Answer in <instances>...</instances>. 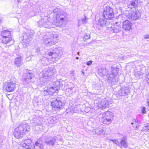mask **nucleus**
Masks as SVG:
<instances>
[{"mask_svg":"<svg viewBox=\"0 0 149 149\" xmlns=\"http://www.w3.org/2000/svg\"><path fill=\"white\" fill-rule=\"evenodd\" d=\"M42 78H40V85H44L47 83V81L45 79H49L52 76L56 73V70L53 66L48 67L44 70Z\"/></svg>","mask_w":149,"mask_h":149,"instance_id":"f257e3e1","label":"nucleus"},{"mask_svg":"<svg viewBox=\"0 0 149 149\" xmlns=\"http://www.w3.org/2000/svg\"><path fill=\"white\" fill-rule=\"evenodd\" d=\"M30 129L29 126L26 123L19 125L15 130L14 135L15 137L17 139L21 138L24 134L30 130Z\"/></svg>","mask_w":149,"mask_h":149,"instance_id":"f03ea898","label":"nucleus"},{"mask_svg":"<svg viewBox=\"0 0 149 149\" xmlns=\"http://www.w3.org/2000/svg\"><path fill=\"white\" fill-rule=\"evenodd\" d=\"M58 35L54 33H47L43 37L44 43L47 46L52 45L58 42Z\"/></svg>","mask_w":149,"mask_h":149,"instance_id":"7ed1b4c3","label":"nucleus"},{"mask_svg":"<svg viewBox=\"0 0 149 149\" xmlns=\"http://www.w3.org/2000/svg\"><path fill=\"white\" fill-rule=\"evenodd\" d=\"M61 55H59L57 52H49L47 57V58L45 57L41 58L42 63L44 65L49 64L56 60L57 58L60 59Z\"/></svg>","mask_w":149,"mask_h":149,"instance_id":"20e7f679","label":"nucleus"},{"mask_svg":"<svg viewBox=\"0 0 149 149\" xmlns=\"http://www.w3.org/2000/svg\"><path fill=\"white\" fill-rule=\"evenodd\" d=\"M48 17L47 16H45L42 18L38 22V25L40 27H44L45 28H54L55 26H57L58 24L55 21L53 22H50L48 20Z\"/></svg>","mask_w":149,"mask_h":149,"instance_id":"39448f33","label":"nucleus"},{"mask_svg":"<svg viewBox=\"0 0 149 149\" xmlns=\"http://www.w3.org/2000/svg\"><path fill=\"white\" fill-rule=\"evenodd\" d=\"M53 13H55V14L56 15V22H57V24H58V26L62 25L63 22H64L65 17V13L61 9L57 8H55L54 9Z\"/></svg>","mask_w":149,"mask_h":149,"instance_id":"423d86ee","label":"nucleus"},{"mask_svg":"<svg viewBox=\"0 0 149 149\" xmlns=\"http://www.w3.org/2000/svg\"><path fill=\"white\" fill-rule=\"evenodd\" d=\"M118 70L119 69L118 68H113L111 72V73L107 75L108 82L109 84H114L118 81V78H116V76L118 73Z\"/></svg>","mask_w":149,"mask_h":149,"instance_id":"0eeeda50","label":"nucleus"},{"mask_svg":"<svg viewBox=\"0 0 149 149\" xmlns=\"http://www.w3.org/2000/svg\"><path fill=\"white\" fill-rule=\"evenodd\" d=\"M61 100V98L57 97L52 102V106L55 111H58L63 108L65 103L62 102Z\"/></svg>","mask_w":149,"mask_h":149,"instance_id":"6e6552de","label":"nucleus"},{"mask_svg":"<svg viewBox=\"0 0 149 149\" xmlns=\"http://www.w3.org/2000/svg\"><path fill=\"white\" fill-rule=\"evenodd\" d=\"M103 18L108 19H111L113 17L114 14L113 10L109 6H107L104 8Z\"/></svg>","mask_w":149,"mask_h":149,"instance_id":"1a4fd4ad","label":"nucleus"},{"mask_svg":"<svg viewBox=\"0 0 149 149\" xmlns=\"http://www.w3.org/2000/svg\"><path fill=\"white\" fill-rule=\"evenodd\" d=\"M16 85L15 81L7 82L4 83L3 88L7 92H12L15 89Z\"/></svg>","mask_w":149,"mask_h":149,"instance_id":"9d476101","label":"nucleus"},{"mask_svg":"<svg viewBox=\"0 0 149 149\" xmlns=\"http://www.w3.org/2000/svg\"><path fill=\"white\" fill-rule=\"evenodd\" d=\"M141 13L139 10L134 11L131 13H128L127 15L128 18L131 20H136L141 16Z\"/></svg>","mask_w":149,"mask_h":149,"instance_id":"9b49d317","label":"nucleus"},{"mask_svg":"<svg viewBox=\"0 0 149 149\" xmlns=\"http://www.w3.org/2000/svg\"><path fill=\"white\" fill-rule=\"evenodd\" d=\"M130 90L129 87L124 86L120 88L116 95L118 97L125 96L128 95L130 93Z\"/></svg>","mask_w":149,"mask_h":149,"instance_id":"f8f14e48","label":"nucleus"},{"mask_svg":"<svg viewBox=\"0 0 149 149\" xmlns=\"http://www.w3.org/2000/svg\"><path fill=\"white\" fill-rule=\"evenodd\" d=\"M56 140H57L56 136H49L48 138H47L45 139V143L49 146H53L54 145Z\"/></svg>","mask_w":149,"mask_h":149,"instance_id":"ddd939ff","label":"nucleus"},{"mask_svg":"<svg viewBox=\"0 0 149 149\" xmlns=\"http://www.w3.org/2000/svg\"><path fill=\"white\" fill-rule=\"evenodd\" d=\"M57 87L54 88L52 86H51L50 85V83L47 86L46 89L45 88L44 90V93L45 95H47L48 93L49 95H52L54 94V93L56 92L57 93Z\"/></svg>","mask_w":149,"mask_h":149,"instance_id":"4468645a","label":"nucleus"},{"mask_svg":"<svg viewBox=\"0 0 149 149\" xmlns=\"http://www.w3.org/2000/svg\"><path fill=\"white\" fill-rule=\"evenodd\" d=\"M132 24L128 20H126L123 22V28L125 30L130 31L131 29Z\"/></svg>","mask_w":149,"mask_h":149,"instance_id":"2eb2a0df","label":"nucleus"},{"mask_svg":"<svg viewBox=\"0 0 149 149\" xmlns=\"http://www.w3.org/2000/svg\"><path fill=\"white\" fill-rule=\"evenodd\" d=\"M118 23L116 22L115 24L112 25L110 28L111 31L114 33H118L120 31L121 28L119 24H118Z\"/></svg>","mask_w":149,"mask_h":149,"instance_id":"dca6fc26","label":"nucleus"},{"mask_svg":"<svg viewBox=\"0 0 149 149\" xmlns=\"http://www.w3.org/2000/svg\"><path fill=\"white\" fill-rule=\"evenodd\" d=\"M23 58L20 56H18L17 57L15 58L14 61L15 65L17 67H19L22 65Z\"/></svg>","mask_w":149,"mask_h":149,"instance_id":"f3484780","label":"nucleus"},{"mask_svg":"<svg viewBox=\"0 0 149 149\" xmlns=\"http://www.w3.org/2000/svg\"><path fill=\"white\" fill-rule=\"evenodd\" d=\"M100 117V120L103 123L105 124H109L111 122L106 117L104 116L102 114H100L99 115Z\"/></svg>","mask_w":149,"mask_h":149,"instance_id":"a211bd4d","label":"nucleus"},{"mask_svg":"<svg viewBox=\"0 0 149 149\" xmlns=\"http://www.w3.org/2000/svg\"><path fill=\"white\" fill-rule=\"evenodd\" d=\"M109 102L108 101L104 99L102 100L100 104L98 106L101 109H104L106 107H108L109 106Z\"/></svg>","mask_w":149,"mask_h":149,"instance_id":"6ab92c4d","label":"nucleus"},{"mask_svg":"<svg viewBox=\"0 0 149 149\" xmlns=\"http://www.w3.org/2000/svg\"><path fill=\"white\" fill-rule=\"evenodd\" d=\"M98 74L101 77H104L105 75H107L108 74V70L104 68H101L98 70L97 71ZM107 77V76H106Z\"/></svg>","mask_w":149,"mask_h":149,"instance_id":"aec40b11","label":"nucleus"},{"mask_svg":"<svg viewBox=\"0 0 149 149\" xmlns=\"http://www.w3.org/2000/svg\"><path fill=\"white\" fill-rule=\"evenodd\" d=\"M141 3L140 0H132L130 2V5L132 7L136 8L138 6L141 5Z\"/></svg>","mask_w":149,"mask_h":149,"instance_id":"412c9836","label":"nucleus"},{"mask_svg":"<svg viewBox=\"0 0 149 149\" xmlns=\"http://www.w3.org/2000/svg\"><path fill=\"white\" fill-rule=\"evenodd\" d=\"M102 114L107 118L108 120H109L111 122L112 121L113 117V114L112 112L110 111H107L105 113Z\"/></svg>","mask_w":149,"mask_h":149,"instance_id":"4be33fe9","label":"nucleus"},{"mask_svg":"<svg viewBox=\"0 0 149 149\" xmlns=\"http://www.w3.org/2000/svg\"><path fill=\"white\" fill-rule=\"evenodd\" d=\"M41 119L40 118H34L33 119L31 122L35 125H40L41 124Z\"/></svg>","mask_w":149,"mask_h":149,"instance_id":"5701e85b","label":"nucleus"},{"mask_svg":"<svg viewBox=\"0 0 149 149\" xmlns=\"http://www.w3.org/2000/svg\"><path fill=\"white\" fill-rule=\"evenodd\" d=\"M93 132L98 135H101L104 134V131L101 128H97L93 130Z\"/></svg>","mask_w":149,"mask_h":149,"instance_id":"b1692460","label":"nucleus"},{"mask_svg":"<svg viewBox=\"0 0 149 149\" xmlns=\"http://www.w3.org/2000/svg\"><path fill=\"white\" fill-rule=\"evenodd\" d=\"M106 19L105 17L103 18V16L102 18L100 17V19L98 20V25L100 26L101 27H104V26H105L107 22Z\"/></svg>","mask_w":149,"mask_h":149,"instance_id":"393cba45","label":"nucleus"},{"mask_svg":"<svg viewBox=\"0 0 149 149\" xmlns=\"http://www.w3.org/2000/svg\"><path fill=\"white\" fill-rule=\"evenodd\" d=\"M1 35L2 38L11 37L10 32L6 30L2 31L1 33Z\"/></svg>","mask_w":149,"mask_h":149,"instance_id":"a878e982","label":"nucleus"},{"mask_svg":"<svg viewBox=\"0 0 149 149\" xmlns=\"http://www.w3.org/2000/svg\"><path fill=\"white\" fill-rule=\"evenodd\" d=\"M1 40L2 42L4 44H7L12 40L11 37H6L1 38Z\"/></svg>","mask_w":149,"mask_h":149,"instance_id":"bb28decb","label":"nucleus"},{"mask_svg":"<svg viewBox=\"0 0 149 149\" xmlns=\"http://www.w3.org/2000/svg\"><path fill=\"white\" fill-rule=\"evenodd\" d=\"M131 124L133 125L134 127L135 128V130H137L138 129L139 125L138 124V120L137 119H134Z\"/></svg>","mask_w":149,"mask_h":149,"instance_id":"cd10ccee","label":"nucleus"},{"mask_svg":"<svg viewBox=\"0 0 149 149\" xmlns=\"http://www.w3.org/2000/svg\"><path fill=\"white\" fill-rule=\"evenodd\" d=\"M60 83L59 81H58L56 82H52L50 83V85L51 86H52L54 87H57V91L58 92V90L60 88Z\"/></svg>","mask_w":149,"mask_h":149,"instance_id":"c85d7f7f","label":"nucleus"},{"mask_svg":"<svg viewBox=\"0 0 149 149\" xmlns=\"http://www.w3.org/2000/svg\"><path fill=\"white\" fill-rule=\"evenodd\" d=\"M120 143L121 146L124 148H126L127 146V143L125 141V139L123 138L120 139Z\"/></svg>","mask_w":149,"mask_h":149,"instance_id":"c756f323","label":"nucleus"},{"mask_svg":"<svg viewBox=\"0 0 149 149\" xmlns=\"http://www.w3.org/2000/svg\"><path fill=\"white\" fill-rule=\"evenodd\" d=\"M31 79L29 78H25L23 79V83L24 85H28L31 82Z\"/></svg>","mask_w":149,"mask_h":149,"instance_id":"7c9ffc66","label":"nucleus"},{"mask_svg":"<svg viewBox=\"0 0 149 149\" xmlns=\"http://www.w3.org/2000/svg\"><path fill=\"white\" fill-rule=\"evenodd\" d=\"M33 77L34 75L32 72H27L25 74V77L30 79H31Z\"/></svg>","mask_w":149,"mask_h":149,"instance_id":"2f4dec72","label":"nucleus"},{"mask_svg":"<svg viewBox=\"0 0 149 149\" xmlns=\"http://www.w3.org/2000/svg\"><path fill=\"white\" fill-rule=\"evenodd\" d=\"M74 88L73 87H71L70 88H68L66 89V93H68V95L72 94V90Z\"/></svg>","mask_w":149,"mask_h":149,"instance_id":"473e14b6","label":"nucleus"},{"mask_svg":"<svg viewBox=\"0 0 149 149\" xmlns=\"http://www.w3.org/2000/svg\"><path fill=\"white\" fill-rule=\"evenodd\" d=\"M142 130L143 131H146L149 132V125L148 123H147L146 125L143 127Z\"/></svg>","mask_w":149,"mask_h":149,"instance_id":"72a5a7b5","label":"nucleus"},{"mask_svg":"<svg viewBox=\"0 0 149 149\" xmlns=\"http://www.w3.org/2000/svg\"><path fill=\"white\" fill-rule=\"evenodd\" d=\"M22 36L23 39L25 40H26L28 39L29 37L28 35L27 34V33H26L25 32L23 33L22 34Z\"/></svg>","mask_w":149,"mask_h":149,"instance_id":"f704fd0d","label":"nucleus"},{"mask_svg":"<svg viewBox=\"0 0 149 149\" xmlns=\"http://www.w3.org/2000/svg\"><path fill=\"white\" fill-rule=\"evenodd\" d=\"M101 88V86L100 84L97 83L95 85V89L98 90H100Z\"/></svg>","mask_w":149,"mask_h":149,"instance_id":"c9c22d12","label":"nucleus"},{"mask_svg":"<svg viewBox=\"0 0 149 149\" xmlns=\"http://www.w3.org/2000/svg\"><path fill=\"white\" fill-rule=\"evenodd\" d=\"M6 139V137H5L3 134H0V144L2 143L3 140Z\"/></svg>","mask_w":149,"mask_h":149,"instance_id":"e433bc0d","label":"nucleus"},{"mask_svg":"<svg viewBox=\"0 0 149 149\" xmlns=\"http://www.w3.org/2000/svg\"><path fill=\"white\" fill-rule=\"evenodd\" d=\"M88 19L86 17L84 16V18L81 19L82 23L84 24L87 23V20Z\"/></svg>","mask_w":149,"mask_h":149,"instance_id":"4c0bfd02","label":"nucleus"},{"mask_svg":"<svg viewBox=\"0 0 149 149\" xmlns=\"http://www.w3.org/2000/svg\"><path fill=\"white\" fill-rule=\"evenodd\" d=\"M33 32L34 31L33 30H30L27 33L29 37H31L33 36Z\"/></svg>","mask_w":149,"mask_h":149,"instance_id":"58836bf2","label":"nucleus"},{"mask_svg":"<svg viewBox=\"0 0 149 149\" xmlns=\"http://www.w3.org/2000/svg\"><path fill=\"white\" fill-rule=\"evenodd\" d=\"M90 34L89 33H86L84 36V39L87 40L90 38Z\"/></svg>","mask_w":149,"mask_h":149,"instance_id":"ea45409f","label":"nucleus"},{"mask_svg":"<svg viewBox=\"0 0 149 149\" xmlns=\"http://www.w3.org/2000/svg\"><path fill=\"white\" fill-rule=\"evenodd\" d=\"M146 80L147 83L149 84V72L146 74Z\"/></svg>","mask_w":149,"mask_h":149,"instance_id":"a19ab883","label":"nucleus"},{"mask_svg":"<svg viewBox=\"0 0 149 149\" xmlns=\"http://www.w3.org/2000/svg\"><path fill=\"white\" fill-rule=\"evenodd\" d=\"M142 113L143 114L145 113H146V108L143 107L141 109Z\"/></svg>","mask_w":149,"mask_h":149,"instance_id":"79ce46f5","label":"nucleus"},{"mask_svg":"<svg viewBox=\"0 0 149 149\" xmlns=\"http://www.w3.org/2000/svg\"><path fill=\"white\" fill-rule=\"evenodd\" d=\"M14 55H15V54L16 55H18V54H19V53L18 52V50H15L14 51Z\"/></svg>","mask_w":149,"mask_h":149,"instance_id":"37998d69","label":"nucleus"},{"mask_svg":"<svg viewBox=\"0 0 149 149\" xmlns=\"http://www.w3.org/2000/svg\"><path fill=\"white\" fill-rule=\"evenodd\" d=\"M93 61L90 60V61H88L87 62L86 64L88 65H91Z\"/></svg>","mask_w":149,"mask_h":149,"instance_id":"c03bdc74","label":"nucleus"},{"mask_svg":"<svg viewBox=\"0 0 149 149\" xmlns=\"http://www.w3.org/2000/svg\"><path fill=\"white\" fill-rule=\"evenodd\" d=\"M144 38L145 39H148L149 38V35L147 34L144 36Z\"/></svg>","mask_w":149,"mask_h":149,"instance_id":"a18cd8bd","label":"nucleus"},{"mask_svg":"<svg viewBox=\"0 0 149 149\" xmlns=\"http://www.w3.org/2000/svg\"><path fill=\"white\" fill-rule=\"evenodd\" d=\"M56 119L54 117H51L50 118V121L52 123H53V121L55 120Z\"/></svg>","mask_w":149,"mask_h":149,"instance_id":"49530a36","label":"nucleus"},{"mask_svg":"<svg viewBox=\"0 0 149 149\" xmlns=\"http://www.w3.org/2000/svg\"><path fill=\"white\" fill-rule=\"evenodd\" d=\"M112 141L113 143H115L116 144H117V143H118V141L116 140H112Z\"/></svg>","mask_w":149,"mask_h":149,"instance_id":"de8ad7c7","label":"nucleus"},{"mask_svg":"<svg viewBox=\"0 0 149 149\" xmlns=\"http://www.w3.org/2000/svg\"><path fill=\"white\" fill-rule=\"evenodd\" d=\"M147 103L148 104V105L149 106V99H148L147 101Z\"/></svg>","mask_w":149,"mask_h":149,"instance_id":"09e8293b","label":"nucleus"},{"mask_svg":"<svg viewBox=\"0 0 149 149\" xmlns=\"http://www.w3.org/2000/svg\"><path fill=\"white\" fill-rule=\"evenodd\" d=\"M80 20H79L78 21V25H79V26H80V24H81L80 23Z\"/></svg>","mask_w":149,"mask_h":149,"instance_id":"8fccbe9b","label":"nucleus"},{"mask_svg":"<svg viewBox=\"0 0 149 149\" xmlns=\"http://www.w3.org/2000/svg\"><path fill=\"white\" fill-rule=\"evenodd\" d=\"M77 54L79 55V52H77Z\"/></svg>","mask_w":149,"mask_h":149,"instance_id":"3c124183","label":"nucleus"},{"mask_svg":"<svg viewBox=\"0 0 149 149\" xmlns=\"http://www.w3.org/2000/svg\"><path fill=\"white\" fill-rule=\"evenodd\" d=\"M17 0V2H19L20 1V0Z\"/></svg>","mask_w":149,"mask_h":149,"instance_id":"603ef678","label":"nucleus"},{"mask_svg":"<svg viewBox=\"0 0 149 149\" xmlns=\"http://www.w3.org/2000/svg\"><path fill=\"white\" fill-rule=\"evenodd\" d=\"M76 58L77 59H79V57H76Z\"/></svg>","mask_w":149,"mask_h":149,"instance_id":"864d4df0","label":"nucleus"},{"mask_svg":"<svg viewBox=\"0 0 149 149\" xmlns=\"http://www.w3.org/2000/svg\"><path fill=\"white\" fill-rule=\"evenodd\" d=\"M82 74H84V72H82Z\"/></svg>","mask_w":149,"mask_h":149,"instance_id":"5fc2aeb1","label":"nucleus"},{"mask_svg":"<svg viewBox=\"0 0 149 149\" xmlns=\"http://www.w3.org/2000/svg\"><path fill=\"white\" fill-rule=\"evenodd\" d=\"M87 109H90V107H88V108H87Z\"/></svg>","mask_w":149,"mask_h":149,"instance_id":"6e6d98bb","label":"nucleus"},{"mask_svg":"<svg viewBox=\"0 0 149 149\" xmlns=\"http://www.w3.org/2000/svg\"><path fill=\"white\" fill-rule=\"evenodd\" d=\"M86 109H85V111L86 112Z\"/></svg>","mask_w":149,"mask_h":149,"instance_id":"4d7b16f0","label":"nucleus"}]
</instances>
